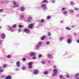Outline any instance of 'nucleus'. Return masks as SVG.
<instances>
[{
    "instance_id": "nucleus-54",
    "label": "nucleus",
    "mask_w": 79,
    "mask_h": 79,
    "mask_svg": "<svg viewBox=\"0 0 79 79\" xmlns=\"http://www.w3.org/2000/svg\"><path fill=\"white\" fill-rule=\"evenodd\" d=\"M66 76L67 77H68V78L69 77V76L68 75H66Z\"/></svg>"
},
{
    "instance_id": "nucleus-50",
    "label": "nucleus",
    "mask_w": 79,
    "mask_h": 79,
    "mask_svg": "<svg viewBox=\"0 0 79 79\" xmlns=\"http://www.w3.org/2000/svg\"><path fill=\"white\" fill-rule=\"evenodd\" d=\"M3 72V70L1 69V70H0V73H2Z\"/></svg>"
},
{
    "instance_id": "nucleus-6",
    "label": "nucleus",
    "mask_w": 79,
    "mask_h": 79,
    "mask_svg": "<svg viewBox=\"0 0 79 79\" xmlns=\"http://www.w3.org/2000/svg\"><path fill=\"white\" fill-rule=\"evenodd\" d=\"M24 31L26 34H29L30 32V30L27 28H25L24 29Z\"/></svg>"
},
{
    "instance_id": "nucleus-39",
    "label": "nucleus",
    "mask_w": 79,
    "mask_h": 79,
    "mask_svg": "<svg viewBox=\"0 0 79 79\" xmlns=\"http://www.w3.org/2000/svg\"><path fill=\"white\" fill-rule=\"evenodd\" d=\"M44 39H45V36H42L41 38V40H43Z\"/></svg>"
},
{
    "instance_id": "nucleus-34",
    "label": "nucleus",
    "mask_w": 79,
    "mask_h": 79,
    "mask_svg": "<svg viewBox=\"0 0 79 79\" xmlns=\"http://www.w3.org/2000/svg\"><path fill=\"white\" fill-rule=\"evenodd\" d=\"M21 18H24V16L23 15H21L20 16Z\"/></svg>"
},
{
    "instance_id": "nucleus-58",
    "label": "nucleus",
    "mask_w": 79,
    "mask_h": 79,
    "mask_svg": "<svg viewBox=\"0 0 79 79\" xmlns=\"http://www.w3.org/2000/svg\"><path fill=\"white\" fill-rule=\"evenodd\" d=\"M3 40H0V42H2Z\"/></svg>"
},
{
    "instance_id": "nucleus-46",
    "label": "nucleus",
    "mask_w": 79,
    "mask_h": 79,
    "mask_svg": "<svg viewBox=\"0 0 79 79\" xmlns=\"http://www.w3.org/2000/svg\"><path fill=\"white\" fill-rule=\"evenodd\" d=\"M21 31V29H19L18 32H20Z\"/></svg>"
},
{
    "instance_id": "nucleus-30",
    "label": "nucleus",
    "mask_w": 79,
    "mask_h": 79,
    "mask_svg": "<svg viewBox=\"0 0 79 79\" xmlns=\"http://www.w3.org/2000/svg\"><path fill=\"white\" fill-rule=\"evenodd\" d=\"M66 29H67V30H71V28H69V27H66Z\"/></svg>"
},
{
    "instance_id": "nucleus-17",
    "label": "nucleus",
    "mask_w": 79,
    "mask_h": 79,
    "mask_svg": "<svg viewBox=\"0 0 79 79\" xmlns=\"http://www.w3.org/2000/svg\"><path fill=\"white\" fill-rule=\"evenodd\" d=\"M25 10V8L24 7H21L20 10L21 11H24Z\"/></svg>"
},
{
    "instance_id": "nucleus-2",
    "label": "nucleus",
    "mask_w": 79,
    "mask_h": 79,
    "mask_svg": "<svg viewBox=\"0 0 79 79\" xmlns=\"http://www.w3.org/2000/svg\"><path fill=\"white\" fill-rule=\"evenodd\" d=\"M12 2L14 4V5L12 6L13 8H17L19 6V4H17V3L16 2V1H14Z\"/></svg>"
},
{
    "instance_id": "nucleus-36",
    "label": "nucleus",
    "mask_w": 79,
    "mask_h": 79,
    "mask_svg": "<svg viewBox=\"0 0 79 79\" xmlns=\"http://www.w3.org/2000/svg\"><path fill=\"white\" fill-rule=\"evenodd\" d=\"M51 2H52V3H55V0H52L51 1Z\"/></svg>"
},
{
    "instance_id": "nucleus-29",
    "label": "nucleus",
    "mask_w": 79,
    "mask_h": 79,
    "mask_svg": "<svg viewBox=\"0 0 79 79\" xmlns=\"http://www.w3.org/2000/svg\"><path fill=\"white\" fill-rule=\"evenodd\" d=\"M69 11L70 12H71V13H74V11L72 9H70Z\"/></svg>"
},
{
    "instance_id": "nucleus-28",
    "label": "nucleus",
    "mask_w": 79,
    "mask_h": 79,
    "mask_svg": "<svg viewBox=\"0 0 79 79\" xmlns=\"http://www.w3.org/2000/svg\"><path fill=\"white\" fill-rule=\"evenodd\" d=\"M71 5H75V3H74V2H71Z\"/></svg>"
},
{
    "instance_id": "nucleus-59",
    "label": "nucleus",
    "mask_w": 79,
    "mask_h": 79,
    "mask_svg": "<svg viewBox=\"0 0 79 79\" xmlns=\"http://www.w3.org/2000/svg\"><path fill=\"white\" fill-rule=\"evenodd\" d=\"M2 42H0V45H2Z\"/></svg>"
},
{
    "instance_id": "nucleus-48",
    "label": "nucleus",
    "mask_w": 79,
    "mask_h": 79,
    "mask_svg": "<svg viewBox=\"0 0 79 79\" xmlns=\"http://www.w3.org/2000/svg\"><path fill=\"white\" fill-rule=\"evenodd\" d=\"M48 63H51V61L48 60Z\"/></svg>"
},
{
    "instance_id": "nucleus-57",
    "label": "nucleus",
    "mask_w": 79,
    "mask_h": 79,
    "mask_svg": "<svg viewBox=\"0 0 79 79\" xmlns=\"http://www.w3.org/2000/svg\"><path fill=\"white\" fill-rule=\"evenodd\" d=\"M61 23H63V21H61L60 22Z\"/></svg>"
},
{
    "instance_id": "nucleus-63",
    "label": "nucleus",
    "mask_w": 79,
    "mask_h": 79,
    "mask_svg": "<svg viewBox=\"0 0 79 79\" xmlns=\"http://www.w3.org/2000/svg\"><path fill=\"white\" fill-rule=\"evenodd\" d=\"M2 69V67H0V69Z\"/></svg>"
},
{
    "instance_id": "nucleus-19",
    "label": "nucleus",
    "mask_w": 79,
    "mask_h": 79,
    "mask_svg": "<svg viewBox=\"0 0 79 79\" xmlns=\"http://www.w3.org/2000/svg\"><path fill=\"white\" fill-rule=\"evenodd\" d=\"M33 64V63L32 62H30L28 63V65L29 66H32V64Z\"/></svg>"
},
{
    "instance_id": "nucleus-13",
    "label": "nucleus",
    "mask_w": 79,
    "mask_h": 79,
    "mask_svg": "<svg viewBox=\"0 0 79 79\" xmlns=\"http://www.w3.org/2000/svg\"><path fill=\"white\" fill-rule=\"evenodd\" d=\"M67 42L68 44H71L72 42V40L70 39H68L67 40Z\"/></svg>"
},
{
    "instance_id": "nucleus-64",
    "label": "nucleus",
    "mask_w": 79,
    "mask_h": 79,
    "mask_svg": "<svg viewBox=\"0 0 79 79\" xmlns=\"http://www.w3.org/2000/svg\"><path fill=\"white\" fill-rule=\"evenodd\" d=\"M4 79H6V78H5Z\"/></svg>"
},
{
    "instance_id": "nucleus-52",
    "label": "nucleus",
    "mask_w": 79,
    "mask_h": 79,
    "mask_svg": "<svg viewBox=\"0 0 79 79\" xmlns=\"http://www.w3.org/2000/svg\"><path fill=\"white\" fill-rule=\"evenodd\" d=\"M23 61H26V58H23Z\"/></svg>"
},
{
    "instance_id": "nucleus-11",
    "label": "nucleus",
    "mask_w": 79,
    "mask_h": 79,
    "mask_svg": "<svg viewBox=\"0 0 79 79\" xmlns=\"http://www.w3.org/2000/svg\"><path fill=\"white\" fill-rule=\"evenodd\" d=\"M8 28H9V29H10V31H11V32H13L15 31L14 30V29H12V28H11V27L10 26H8Z\"/></svg>"
},
{
    "instance_id": "nucleus-49",
    "label": "nucleus",
    "mask_w": 79,
    "mask_h": 79,
    "mask_svg": "<svg viewBox=\"0 0 79 79\" xmlns=\"http://www.w3.org/2000/svg\"><path fill=\"white\" fill-rule=\"evenodd\" d=\"M15 71H19V69H18V68H16L15 69Z\"/></svg>"
},
{
    "instance_id": "nucleus-16",
    "label": "nucleus",
    "mask_w": 79,
    "mask_h": 79,
    "mask_svg": "<svg viewBox=\"0 0 79 79\" xmlns=\"http://www.w3.org/2000/svg\"><path fill=\"white\" fill-rule=\"evenodd\" d=\"M6 79H11V77L10 76L8 75L6 77Z\"/></svg>"
},
{
    "instance_id": "nucleus-40",
    "label": "nucleus",
    "mask_w": 79,
    "mask_h": 79,
    "mask_svg": "<svg viewBox=\"0 0 79 79\" xmlns=\"http://www.w3.org/2000/svg\"><path fill=\"white\" fill-rule=\"evenodd\" d=\"M28 68L29 69H31L32 68V65H29Z\"/></svg>"
},
{
    "instance_id": "nucleus-15",
    "label": "nucleus",
    "mask_w": 79,
    "mask_h": 79,
    "mask_svg": "<svg viewBox=\"0 0 79 79\" xmlns=\"http://www.w3.org/2000/svg\"><path fill=\"white\" fill-rule=\"evenodd\" d=\"M42 3H48V2L47 0H44L43 1H42Z\"/></svg>"
},
{
    "instance_id": "nucleus-27",
    "label": "nucleus",
    "mask_w": 79,
    "mask_h": 79,
    "mask_svg": "<svg viewBox=\"0 0 79 79\" xmlns=\"http://www.w3.org/2000/svg\"><path fill=\"white\" fill-rule=\"evenodd\" d=\"M7 66V65L6 64H4L3 65V68H6V67Z\"/></svg>"
},
{
    "instance_id": "nucleus-20",
    "label": "nucleus",
    "mask_w": 79,
    "mask_h": 79,
    "mask_svg": "<svg viewBox=\"0 0 79 79\" xmlns=\"http://www.w3.org/2000/svg\"><path fill=\"white\" fill-rule=\"evenodd\" d=\"M68 11H64L63 13V14H64V15H67V14H68Z\"/></svg>"
},
{
    "instance_id": "nucleus-31",
    "label": "nucleus",
    "mask_w": 79,
    "mask_h": 79,
    "mask_svg": "<svg viewBox=\"0 0 79 79\" xmlns=\"http://www.w3.org/2000/svg\"><path fill=\"white\" fill-rule=\"evenodd\" d=\"M59 78L60 79H62L63 78V75H61L59 76Z\"/></svg>"
},
{
    "instance_id": "nucleus-53",
    "label": "nucleus",
    "mask_w": 79,
    "mask_h": 79,
    "mask_svg": "<svg viewBox=\"0 0 79 79\" xmlns=\"http://www.w3.org/2000/svg\"><path fill=\"white\" fill-rule=\"evenodd\" d=\"M53 68H56V66L54 65L53 66Z\"/></svg>"
},
{
    "instance_id": "nucleus-24",
    "label": "nucleus",
    "mask_w": 79,
    "mask_h": 79,
    "mask_svg": "<svg viewBox=\"0 0 79 79\" xmlns=\"http://www.w3.org/2000/svg\"><path fill=\"white\" fill-rule=\"evenodd\" d=\"M16 27H17L16 25L14 24L12 26V27H13V28H16Z\"/></svg>"
},
{
    "instance_id": "nucleus-3",
    "label": "nucleus",
    "mask_w": 79,
    "mask_h": 79,
    "mask_svg": "<svg viewBox=\"0 0 79 79\" xmlns=\"http://www.w3.org/2000/svg\"><path fill=\"white\" fill-rule=\"evenodd\" d=\"M42 44V42H40L37 44V48H36V49H37V50H39V47H41Z\"/></svg>"
},
{
    "instance_id": "nucleus-47",
    "label": "nucleus",
    "mask_w": 79,
    "mask_h": 79,
    "mask_svg": "<svg viewBox=\"0 0 79 79\" xmlns=\"http://www.w3.org/2000/svg\"><path fill=\"white\" fill-rule=\"evenodd\" d=\"M3 9H0V12H2V11H3Z\"/></svg>"
},
{
    "instance_id": "nucleus-4",
    "label": "nucleus",
    "mask_w": 79,
    "mask_h": 79,
    "mask_svg": "<svg viewBox=\"0 0 79 79\" xmlns=\"http://www.w3.org/2000/svg\"><path fill=\"white\" fill-rule=\"evenodd\" d=\"M54 73L52 74V76H56L57 74V72H58V70L57 69H54L53 70Z\"/></svg>"
},
{
    "instance_id": "nucleus-14",
    "label": "nucleus",
    "mask_w": 79,
    "mask_h": 79,
    "mask_svg": "<svg viewBox=\"0 0 79 79\" xmlns=\"http://www.w3.org/2000/svg\"><path fill=\"white\" fill-rule=\"evenodd\" d=\"M64 39V37L63 36L60 37L59 38V40L60 41H62V40H63Z\"/></svg>"
},
{
    "instance_id": "nucleus-9",
    "label": "nucleus",
    "mask_w": 79,
    "mask_h": 79,
    "mask_svg": "<svg viewBox=\"0 0 79 79\" xmlns=\"http://www.w3.org/2000/svg\"><path fill=\"white\" fill-rule=\"evenodd\" d=\"M33 24H30L28 26V28L29 29H32L33 28Z\"/></svg>"
},
{
    "instance_id": "nucleus-62",
    "label": "nucleus",
    "mask_w": 79,
    "mask_h": 79,
    "mask_svg": "<svg viewBox=\"0 0 79 79\" xmlns=\"http://www.w3.org/2000/svg\"><path fill=\"white\" fill-rule=\"evenodd\" d=\"M75 35H77V34L76 33H75L74 34Z\"/></svg>"
},
{
    "instance_id": "nucleus-37",
    "label": "nucleus",
    "mask_w": 79,
    "mask_h": 79,
    "mask_svg": "<svg viewBox=\"0 0 79 79\" xmlns=\"http://www.w3.org/2000/svg\"><path fill=\"white\" fill-rule=\"evenodd\" d=\"M41 63L42 64H45V61H43L41 62Z\"/></svg>"
},
{
    "instance_id": "nucleus-55",
    "label": "nucleus",
    "mask_w": 79,
    "mask_h": 79,
    "mask_svg": "<svg viewBox=\"0 0 79 79\" xmlns=\"http://www.w3.org/2000/svg\"><path fill=\"white\" fill-rule=\"evenodd\" d=\"M72 27H75V25H73L72 26Z\"/></svg>"
},
{
    "instance_id": "nucleus-12",
    "label": "nucleus",
    "mask_w": 79,
    "mask_h": 79,
    "mask_svg": "<svg viewBox=\"0 0 79 79\" xmlns=\"http://www.w3.org/2000/svg\"><path fill=\"white\" fill-rule=\"evenodd\" d=\"M1 39H3V38H5V35L3 33H2L1 35Z\"/></svg>"
},
{
    "instance_id": "nucleus-7",
    "label": "nucleus",
    "mask_w": 79,
    "mask_h": 79,
    "mask_svg": "<svg viewBox=\"0 0 79 79\" xmlns=\"http://www.w3.org/2000/svg\"><path fill=\"white\" fill-rule=\"evenodd\" d=\"M16 65L17 66V67H20V66H21L20 62L19 61H18L16 63Z\"/></svg>"
},
{
    "instance_id": "nucleus-21",
    "label": "nucleus",
    "mask_w": 79,
    "mask_h": 79,
    "mask_svg": "<svg viewBox=\"0 0 79 79\" xmlns=\"http://www.w3.org/2000/svg\"><path fill=\"white\" fill-rule=\"evenodd\" d=\"M50 42L49 41H47L46 42H45V44L46 45H50Z\"/></svg>"
},
{
    "instance_id": "nucleus-43",
    "label": "nucleus",
    "mask_w": 79,
    "mask_h": 79,
    "mask_svg": "<svg viewBox=\"0 0 79 79\" xmlns=\"http://www.w3.org/2000/svg\"><path fill=\"white\" fill-rule=\"evenodd\" d=\"M23 70H25L26 69V67H23L22 68Z\"/></svg>"
},
{
    "instance_id": "nucleus-26",
    "label": "nucleus",
    "mask_w": 79,
    "mask_h": 79,
    "mask_svg": "<svg viewBox=\"0 0 79 79\" xmlns=\"http://www.w3.org/2000/svg\"><path fill=\"white\" fill-rule=\"evenodd\" d=\"M11 57V55H8L7 56V58H10Z\"/></svg>"
},
{
    "instance_id": "nucleus-22",
    "label": "nucleus",
    "mask_w": 79,
    "mask_h": 79,
    "mask_svg": "<svg viewBox=\"0 0 79 79\" xmlns=\"http://www.w3.org/2000/svg\"><path fill=\"white\" fill-rule=\"evenodd\" d=\"M44 21H45L44 20V19H41L40 20V22L41 23H43L44 22Z\"/></svg>"
},
{
    "instance_id": "nucleus-23",
    "label": "nucleus",
    "mask_w": 79,
    "mask_h": 79,
    "mask_svg": "<svg viewBox=\"0 0 79 79\" xmlns=\"http://www.w3.org/2000/svg\"><path fill=\"white\" fill-rule=\"evenodd\" d=\"M24 27V25H19V28H21L22 27Z\"/></svg>"
},
{
    "instance_id": "nucleus-44",
    "label": "nucleus",
    "mask_w": 79,
    "mask_h": 79,
    "mask_svg": "<svg viewBox=\"0 0 79 79\" xmlns=\"http://www.w3.org/2000/svg\"><path fill=\"white\" fill-rule=\"evenodd\" d=\"M5 75H2V76H1V77L2 78H4L5 77Z\"/></svg>"
},
{
    "instance_id": "nucleus-45",
    "label": "nucleus",
    "mask_w": 79,
    "mask_h": 79,
    "mask_svg": "<svg viewBox=\"0 0 79 79\" xmlns=\"http://www.w3.org/2000/svg\"><path fill=\"white\" fill-rule=\"evenodd\" d=\"M47 18L48 19H50V16H48L47 17Z\"/></svg>"
},
{
    "instance_id": "nucleus-35",
    "label": "nucleus",
    "mask_w": 79,
    "mask_h": 79,
    "mask_svg": "<svg viewBox=\"0 0 79 79\" xmlns=\"http://www.w3.org/2000/svg\"><path fill=\"white\" fill-rule=\"evenodd\" d=\"M32 59H33V60H36L37 57L36 56H34L32 57Z\"/></svg>"
},
{
    "instance_id": "nucleus-8",
    "label": "nucleus",
    "mask_w": 79,
    "mask_h": 79,
    "mask_svg": "<svg viewBox=\"0 0 79 79\" xmlns=\"http://www.w3.org/2000/svg\"><path fill=\"white\" fill-rule=\"evenodd\" d=\"M30 56H33L36 55V53L34 52H31L30 53Z\"/></svg>"
},
{
    "instance_id": "nucleus-56",
    "label": "nucleus",
    "mask_w": 79,
    "mask_h": 79,
    "mask_svg": "<svg viewBox=\"0 0 79 79\" xmlns=\"http://www.w3.org/2000/svg\"><path fill=\"white\" fill-rule=\"evenodd\" d=\"M77 43H79V40H78L77 41Z\"/></svg>"
},
{
    "instance_id": "nucleus-1",
    "label": "nucleus",
    "mask_w": 79,
    "mask_h": 79,
    "mask_svg": "<svg viewBox=\"0 0 79 79\" xmlns=\"http://www.w3.org/2000/svg\"><path fill=\"white\" fill-rule=\"evenodd\" d=\"M41 7L43 9V11H45L46 10H47V6L45 4H41Z\"/></svg>"
},
{
    "instance_id": "nucleus-51",
    "label": "nucleus",
    "mask_w": 79,
    "mask_h": 79,
    "mask_svg": "<svg viewBox=\"0 0 79 79\" xmlns=\"http://www.w3.org/2000/svg\"><path fill=\"white\" fill-rule=\"evenodd\" d=\"M42 25H43V24L41 23V24H39V26H42Z\"/></svg>"
},
{
    "instance_id": "nucleus-41",
    "label": "nucleus",
    "mask_w": 79,
    "mask_h": 79,
    "mask_svg": "<svg viewBox=\"0 0 79 79\" xmlns=\"http://www.w3.org/2000/svg\"><path fill=\"white\" fill-rule=\"evenodd\" d=\"M42 56V54H40L39 55V58H41V57Z\"/></svg>"
},
{
    "instance_id": "nucleus-33",
    "label": "nucleus",
    "mask_w": 79,
    "mask_h": 79,
    "mask_svg": "<svg viewBox=\"0 0 79 79\" xmlns=\"http://www.w3.org/2000/svg\"><path fill=\"white\" fill-rule=\"evenodd\" d=\"M48 57H51V56H52V55L50 54H48Z\"/></svg>"
},
{
    "instance_id": "nucleus-60",
    "label": "nucleus",
    "mask_w": 79,
    "mask_h": 79,
    "mask_svg": "<svg viewBox=\"0 0 79 79\" xmlns=\"http://www.w3.org/2000/svg\"><path fill=\"white\" fill-rule=\"evenodd\" d=\"M76 79H79V77H77L76 78Z\"/></svg>"
},
{
    "instance_id": "nucleus-61",
    "label": "nucleus",
    "mask_w": 79,
    "mask_h": 79,
    "mask_svg": "<svg viewBox=\"0 0 79 79\" xmlns=\"http://www.w3.org/2000/svg\"><path fill=\"white\" fill-rule=\"evenodd\" d=\"M0 29H2V26H0Z\"/></svg>"
},
{
    "instance_id": "nucleus-32",
    "label": "nucleus",
    "mask_w": 79,
    "mask_h": 79,
    "mask_svg": "<svg viewBox=\"0 0 79 79\" xmlns=\"http://www.w3.org/2000/svg\"><path fill=\"white\" fill-rule=\"evenodd\" d=\"M66 10V7H64L63 8H62V10H64V11L65 10Z\"/></svg>"
},
{
    "instance_id": "nucleus-18",
    "label": "nucleus",
    "mask_w": 79,
    "mask_h": 79,
    "mask_svg": "<svg viewBox=\"0 0 79 79\" xmlns=\"http://www.w3.org/2000/svg\"><path fill=\"white\" fill-rule=\"evenodd\" d=\"M44 74L45 75H47V74H48V71H44Z\"/></svg>"
},
{
    "instance_id": "nucleus-38",
    "label": "nucleus",
    "mask_w": 79,
    "mask_h": 79,
    "mask_svg": "<svg viewBox=\"0 0 79 79\" xmlns=\"http://www.w3.org/2000/svg\"><path fill=\"white\" fill-rule=\"evenodd\" d=\"M75 10H76V11H77L78 10H79V8L77 7H75Z\"/></svg>"
},
{
    "instance_id": "nucleus-10",
    "label": "nucleus",
    "mask_w": 79,
    "mask_h": 79,
    "mask_svg": "<svg viewBox=\"0 0 79 79\" xmlns=\"http://www.w3.org/2000/svg\"><path fill=\"white\" fill-rule=\"evenodd\" d=\"M28 21L30 22L31 21H32V18L31 17H29L28 18Z\"/></svg>"
},
{
    "instance_id": "nucleus-5",
    "label": "nucleus",
    "mask_w": 79,
    "mask_h": 79,
    "mask_svg": "<svg viewBox=\"0 0 79 79\" xmlns=\"http://www.w3.org/2000/svg\"><path fill=\"white\" fill-rule=\"evenodd\" d=\"M33 73L34 74L37 75L39 74V70L38 69H35Z\"/></svg>"
},
{
    "instance_id": "nucleus-42",
    "label": "nucleus",
    "mask_w": 79,
    "mask_h": 79,
    "mask_svg": "<svg viewBox=\"0 0 79 79\" xmlns=\"http://www.w3.org/2000/svg\"><path fill=\"white\" fill-rule=\"evenodd\" d=\"M48 36H50V35H51V33H50V32H49L48 33Z\"/></svg>"
},
{
    "instance_id": "nucleus-25",
    "label": "nucleus",
    "mask_w": 79,
    "mask_h": 79,
    "mask_svg": "<svg viewBox=\"0 0 79 79\" xmlns=\"http://www.w3.org/2000/svg\"><path fill=\"white\" fill-rule=\"evenodd\" d=\"M79 73H77L75 74V77H78L79 76Z\"/></svg>"
}]
</instances>
